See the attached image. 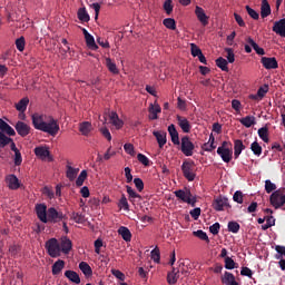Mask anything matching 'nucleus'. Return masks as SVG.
I'll return each instance as SVG.
<instances>
[{"label": "nucleus", "instance_id": "obj_61", "mask_svg": "<svg viewBox=\"0 0 285 285\" xmlns=\"http://www.w3.org/2000/svg\"><path fill=\"white\" fill-rule=\"evenodd\" d=\"M266 92H268L267 85H265L264 87H259L257 90V97H259V99H264V97H266Z\"/></svg>", "mask_w": 285, "mask_h": 285}, {"label": "nucleus", "instance_id": "obj_8", "mask_svg": "<svg viewBox=\"0 0 285 285\" xmlns=\"http://www.w3.org/2000/svg\"><path fill=\"white\" fill-rule=\"evenodd\" d=\"M261 63L265 70H277V68H279V63L275 57H262Z\"/></svg>", "mask_w": 285, "mask_h": 285}, {"label": "nucleus", "instance_id": "obj_30", "mask_svg": "<svg viewBox=\"0 0 285 285\" xmlns=\"http://www.w3.org/2000/svg\"><path fill=\"white\" fill-rule=\"evenodd\" d=\"M118 235L122 237L125 242H130L132 239V234L130 233V229L126 226H121L118 228Z\"/></svg>", "mask_w": 285, "mask_h": 285}, {"label": "nucleus", "instance_id": "obj_4", "mask_svg": "<svg viewBox=\"0 0 285 285\" xmlns=\"http://www.w3.org/2000/svg\"><path fill=\"white\" fill-rule=\"evenodd\" d=\"M284 188L282 189H277L275 190L271 197H269V202L273 205L274 208H282V206H284L285 204V194H284Z\"/></svg>", "mask_w": 285, "mask_h": 285}, {"label": "nucleus", "instance_id": "obj_38", "mask_svg": "<svg viewBox=\"0 0 285 285\" xmlns=\"http://www.w3.org/2000/svg\"><path fill=\"white\" fill-rule=\"evenodd\" d=\"M78 19L82 21V23H88V21H90V14H88L86 8H80L78 10Z\"/></svg>", "mask_w": 285, "mask_h": 285}, {"label": "nucleus", "instance_id": "obj_10", "mask_svg": "<svg viewBox=\"0 0 285 285\" xmlns=\"http://www.w3.org/2000/svg\"><path fill=\"white\" fill-rule=\"evenodd\" d=\"M65 218H66V216L63 215V213L57 212L53 207H51L47 210L48 222H52L53 224H57Z\"/></svg>", "mask_w": 285, "mask_h": 285}, {"label": "nucleus", "instance_id": "obj_28", "mask_svg": "<svg viewBox=\"0 0 285 285\" xmlns=\"http://www.w3.org/2000/svg\"><path fill=\"white\" fill-rule=\"evenodd\" d=\"M77 175H79V168H73L70 164L67 165L66 177L69 181H75L77 179Z\"/></svg>", "mask_w": 285, "mask_h": 285}, {"label": "nucleus", "instance_id": "obj_56", "mask_svg": "<svg viewBox=\"0 0 285 285\" xmlns=\"http://www.w3.org/2000/svg\"><path fill=\"white\" fill-rule=\"evenodd\" d=\"M245 9L252 19H254L255 21L259 19V13L255 11L253 8H250L249 6H246Z\"/></svg>", "mask_w": 285, "mask_h": 285}, {"label": "nucleus", "instance_id": "obj_25", "mask_svg": "<svg viewBox=\"0 0 285 285\" xmlns=\"http://www.w3.org/2000/svg\"><path fill=\"white\" fill-rule=\"evenodd\" d=\"M149 116L148 118L151 120V121H155V119H159V117L157 115H159V112H161V107L159 105H153L150 104L149 106Z\"/></svg>", "mask_w": 285, "mask_h": 285}, {"label": "nucleus", "instance_id": "obj_54", "mask_svg": "<svg viewBox=\"0 0 285 285\" xmlns=\"http://www.w3.org/2000/svg\"><path fill=\"white\" fill-rule=\"evenodd\" d=\"M225 268L227 271H233V268H236V263L233 258L226 257L225 258Z\"/></svg>", "mask_w": 285, "mask_h": 285}, {"label": "nucleus", "instance_id": "obj_41", "mask_svg": "<svg viewBox=\"0 0 285 285\" xmlns=\"http://www.w3.org/2000/svg\"><path fill=\"white\" fill-rule=\"evenodd\" d=\"M163 24L168 30H177V22L173 18H166L163 20Z\"/></svg>", "mask_w": 285, "mask_h": 285}, {"label": "nucleus", "instance_id": "obj_14", "mask_svg": "<svg viewBox=\"0 0 285 285\" xmlns=\"http://www.w3.org/2000/svg\"><path fill=\"white\" fill-rule=\"evenodd\" d=\"M30 104V99L28 97H24L22 99L19 100L18 104H16V110H18V112L22 114V117L20 115L21 119H26V110H28V105Z\"/></svg>", "mask_w": 285, "mask_h": 285}, {"label": "nucleus", "instance_id": "obj_52", "mask_svg": "<svg viewBox=\"0 0 285 285\" xmlns=\"http://www.w3.org/2000/svg\"><path fill=\"white\" fill-rule=\"evenodd\" d=\"M233 200L236 202V204H244V193H242V190L235 191Z\"/></svg>", "mask_w": 285, "mask_h": 285}, {"label": "nucleus", "instance_id": "obj_9", "mask_svg": "<svg viewBox=\"0 0 285 285\" xmlns=\"http://www.w3.org/2000/svg\"><path fill=\"white\" fill-rule=\"evenodd\" d=\"M14 129H16V132H18V135L20 137H28V135H30V132L32 131V127H30V125H28L21 120L16 122Z\"/></svg>", "mask_w": 285, "mask_h": 285}, {"label": "nucleus", "instance_id": "obj_55", "mask_svg": "<svg viewBox=\"0 0 285 285\" xmlns=\"http://www.w3.org/2000/svg\"><path fill=\"white\" fill-rule=\"evenodd\" d=\"M137 159L142 166H150V159L144 154H138Z\"/></svg>", "mask_w": 285, "mask_h": 285}, {"label": "nucleus", "instance_id": "obj_6", "mask_svg": "<svg viewBox=\"0 0 285 285\" xmlns=\"http://www.w3.org/2000/svg\"><path fill=\"white\" fill-rule=\"evenodd\" d=\"M180 150L185 157H193V153L195 150V144L190 141V138L188 136H184L180 140Z\"/></svg>", "mask_w": 285, "mask_h": 285}, {"label": "nucleus", "instance_id": "obj_43", "mask_svg": "<svg viewBox=\"0 0 285 285\" xmlns=\"http://www.w3.org/2000/svg\"><path fill=\"white\" fill-rule=\"evenodd\" d=\"M86 179H88V171L85 169L79 174L78 178L76 179V186L80 188V186H83Z\"/></svg>", "mask_w": 285, "mask_h": 285}, {"label": "nucleus", "instance_id": "obj_37", "mask_svg": "<svg viewBox=\"0 0 285 285\" xmlns=\"http://www.w3.org/2000/svg\"><path fill=\"white\" fill-rule=\"evenodd\" d=\"M85 40H86L87 47L90 50H99V46H97V42H95V37H92V35L89 33V36H85Z\"/></svg>", "mask_w": 285, "mask_h": 285}, {"label": "nucleus", "instance_id": "obj_20", "mask_svg": "<svg viewBox=\"0 0 285 285\" xmlns=\"http://www.w3.org/2000/svg\"><path fill=\"white\" fill-rule=\"evenodd\" d=\"M153 135L156 138L159 148H164V145L168 141L166 131H153Z\"/></svg>", "mask_w": 285, "mask_h": 285}, {"label": "nucleus", "instance_id": "obj_12", "mask_svg": "<svg viewBox=\"0 0 285 285\" xmlns=\"http://www.w3.org/2000/svg\"><path fill=\"white\" fill-rule=\"evenodd\" d=\"M6 184L10 190H19V188H21V183H19V178H17L14 174H10L6 177Z\"/></svg>", "mask_w": 285, "mask_h": 285}, {"label": "nucleus", "instance_id": "obj_26", "mask_svg": "<svg viewBox=\"0 0 285 285\" xmlns=\"http://www.w3.org/2000/svg\"><path fill=\"white\" fill-rule=\"evenodd\" d=\"M65 277H67L69 282H72V284H81V277H79V274L75 271H71V269L66 271Z\"/></svg>", "mask_w": 285, "mask_h": 285}, {"label": "nucleus", "instance_id": "obj_15", "mask_svg": "<svg viewBox=\"0 0 285 285\" xmlns=\"http://www.w3.org/2000/svg\"><path fill=\"white\" fill-rule=\"evenodd\" d=\"M217 155H219L220 159H223V161H225V164H230V160L233 159V149L218 148Z\"/></svg>", "mask_w": 285, "mask_h": 285}, {"label": "nucleus", "instance_id": "obj_35", "mask_svg": "<svg viewBox=\"0 0 285 285\" xmlns=\"http://www.w3.org/2000/svg\"><path fill=\"white\" fill-rule=\"evenodd\" d=\"M90 130H92V124H90L89 121H83L82 124H80L79 131L81 132V135L88 137V135H90Z\"/></svg>", "mask_w": 285, "mask_h": 285}, {"label": "nucleus", "instance_id": "obj_23", "mask_svg": "<svg viewBox=\"0 0 285 285\" xmlns=\"http://www.w3.org/2000/svg\"><path fill=\"white\" fill-rule=\"evenodd\" d=\"M177 121L179 128H181L183 132H190V121L186 117L177 116Z\"/></svg>", "mask_w": 285, "mask_h": 285}, {"label": "nucleus", "instance_id": "obj_39", "mask_svg": "<svg viewBox=\"0 0 285 285\" xmlns=\"http://www.w3.org/2000/svg\"><path fill=\"white\" fill-rule=\"evenodd\" d=\"M216 66L223 70V72H228V60L224 59L223 57L216 59Z\"/></svg>", "mask_w": 285, "mask_h": 285}, {"label": "nucleus", "instance_id": "obj_47", "mask_svg": "<svg viewBox=\"0 0 285 285\" xmlns=\"http://www.w3.org/2000/svg\"><path fill=\"white\" fill-rule=\"evenodd\" d=\"M12 141V138L6 136V134L0 131V148H6Z\"/></svg>", "mask_w": 285, "mask_h": 285}, {"label": "nucleus", "instance_id": "obj_40", "mask_svg": "<svg viewBox=\"0 0 285 285\" xmlns=\"http://www.w3.org/2000/svg\"><path fill=\"white\" fill-rule=\"evenodd\" d=\"M106 66L109 72H112V75H119V69L117 68V63H115L112 59L106 58Z\"/></svg>", "mask_w": 285, "mask_h": 285}, {"label": "nucleus", "instance_id": "obj_48", "mask_svg": "<svg viewBox=\"0 0 285 285\" xmlns=\"http://www.w3.org/2000/svg\"><path fill=\"white\" fill-rule=\"evenodd\" d=\"M227 228H228L229 233L237 234V233H239V228H242V226H239V223H237V222H229L227 225Z\"/></svg>", "mask_w": 285, "mask_h": 285}, {"label": "nucleus", "instance_id": "obj_2", "mask_svg": "<svg viewBox=\"0 0 285 285\" xmlns=\"http://www.w3.org/2000/svg\"><path fill=\"white\" fill-rule=\"evenodd\" d=\"M177 199H180V202H184V204H189L191 208H195L197 205V197L193 196V193H190V189H178L174 191Z\"/></svg>", "mask_w": 285, "mask_h": 285}, {"label": "nucleus", "instance_id": "obj_33", "mask_svg": "<svg viewBox=\"0 0 285 285\" xmlns=\"http://www.w3.org/2000/svg\"><path fill=\"white\" fill-rule=\"evenodd\" d=\"M242 126H245V128H250L252 126H255L257 124L255 116H246L239 120Z\"/></svg>", "mask_w": 285, "mask_h": 285}, {"label": "nucleus", "instance_id": "obj_44", "mask_svg": "<svg viewBox=\"0 0 285 285\" xmlns=\"http://www.w3.org/2000/svg\"><path fill=\"white\" fill-rule=\"evenodd\" d=\"M194 236L198 237V239H202L203 242H206L207 244H210V239L208 238V234L206 232L198 229L194 232Z\"/></svg>", "mask_w": 285, "mask_h": 285}, {"label": "nucleus", "instance_id": "obj_31", "mask_svg": "<svg viewBox=\"0 0 285 285\" xmlns=\"http://www.w3.org/2000/svg\"><path fill=\"white\" fill-rule=\"evenodd\" d=\"M65 267H66V262L62 259H58L52 265V269H51L52 275H59L63 271Z\"/></svg>", "mask_w": 285, "mask_h": 285}, {"label": "nucleus", "instance_id": "obj_3", "mask_svg": "<svg viewBox=\"0 0 285 285\" xmlns=\"http://www.w3.org/2000/svg\"><path fill=\"white\" fill-rule=\"evenodd\" d=\"M181 170L187 181H195V177H197V175L195 174V161L185 160L181 165Z\"/></svg>", "mask_w": 285, "mask_h": 285}, {"label": "nucleus", "instance_id": "obj_50", "mask_svg": "<svg viewBox=\"0 0 285 285\" xmlns=\"http://www.w3.org/2000/svg\"><path fill=\"white\" fill-rule=\"evenodd\" d=\"M225 52H226V59L228 61V63H235V51L233 50V48H225Z\"/></svg>", "mask_w": 285, "mask_h": 285}, {"label": "nucleus", "instance_id": "obj_46", "mask_svg": "<svg viewBox=\"0 0 285 285\" xmlns=\"http://www.w3.org/2000/svg\"><path fill=\"white\" fill-rule=\"evenodd\" d=\"M250 150L256 157H261L262 146L259 145V142H257V141L252 142Z\"/></svg>", "mask_w": 285, "mask_h": 285}, {"label": "nucleus", "instance_id": "obj_53", "mask_svg": "<svg viewBox=\"0 0 285 285\" xmlns=\"http://www.w3.org/2000/svg\"><path fill=\"white\" fill-rule=\"evenodd\" d=\"M265 190L266 193L271 194L273 190H277V185L267 179L265 180Z\"/></svg>", "mask_w": 285, "mask_h": 285}, {"label": "nucleus", "instance_id": "obj_49", "mask_svg": "<svg viewBox=\"0 0 285 285\" xmlns=\"http://www.w3.org/2000/svg\"><path fill=\"white\" fill-rule=\"evenodd\" d=\"M16 48L19 52H23L26 50V38L20 37L16 40Z\"/></svg>", "mask_w": 285, "mask_h": 285}, {"label": "nucleus", "instance_id": "obj_64", "mask_svg": "<svg viewBox=\"0 0 285 285\" xmlns=\"http://www.w3.org/2000/svg\"><path fill=\"white\" fill-rule=\"evenodd\" d=\"M134 184H135L138 193H141L144 190V180H141V178H135Z\"/></svg>", "mask_w": 285, "mask_h": 285}, {"label": "nucleus", "instance_id": "obj_19", "mask_svg": "<svg viewBox=\"0 0 285 285\" xmlns=\"http://www.w3.org/2000/svg\"><path fill=\"white\" fill-rule=\"evenodd\" d=\"M168 132L169 136L171 137V144H174V146H179V131H177V128L175 127L174 124L168 126Z\"/></svg>", "mask_w": 285, "mask_h": 285}, {"label": "nucleus", "instance_id": "obj_5", "mask_svg": "<svg viewBox=\"0 0 285 285\" xmlns=\"http://www.w3.org/2000/svg\"><path fill=\"white\" fill-rule=\"evenodd\" d=\"M46 248L51 257H61V246L59 245V240H57V238L47 240Z\"/></svg>", "mask_w": 285, "mask_h": 285}, {"label": "nucleus", "instance_id": "obj_1", "mask_svg": "<svg viewBox=\"0 0 285 285\" xmlns=\"http://www.w3.org/2000/svg\"><path fill=\"white\" fill-rule=\"evenodd\" d=\"M32 126L36 130H41V132H47L51 137H57L59 134V122L55 118H50L48 122L43 118V115L33 114L31 116Z\"/></svg>", "mask_w": 285, "mask_h": 285}, {"label": "nucleus", "instance_id": "obj_57", "mask_svg": "<svg viewBox=\"0 0 285 285\" xmlns=\"http://www.w3.org/2000/svg\"><path fill=\"white\" fill-rule=\"evenodd\" d=\"M173 0H166L164 2V10L166 12V14H171L173 13Z\"/></svg>", "mask_w": 285, "mask_h": 285}, {"label": "nucleus", "instance_id": "obj_45", "mask_svg": "<svg viewBox=\"0 0 285 285\" xmlns=\"http://www.w3.org/2000/svg\"><path fill=\"white\" fill-rule=\"evenodd\" d=\"M126 188H127V194L129 195V202H132L134 199H141V195L137 194V191H135L132 187L127 185Z\"/></svg>", "mask_w": 285, "mask_h": 285}, {"label": "nucleus", "instance_id": "obj_63", "mask_svg": "<svg viewBox=\"0 0 285 285\" xmlns=\"http://www.w3.org/2000/svg\"><path fill=\"white\" fill-rule=\"evenodd\" d=\"M189 215L193 217V219H199V216L202 215V208L196 207L189 212Z\"/></svg>", "mask_w": 285, "mask_h": 285}, {"label": "nucleus", "instance_id": "obj_24", "mask_svg": "<svg viewBox=\"0 0 285 285\" xmlns=\"http://www.w3.org/2000/svg\"><path fill=\"white\" fill-rule=\"evenodd\" d=\"M243 150H246V146L244 141L236 139L234 141V157L235 159H239V155H242Z\"/></svg>", "mask_w": 285, "mask_h": 285}, {"label": "nucleus", "instance_id": "obj_21", "mask_svg": "<svg viewBox=\"0 0 285 285\" xmlns=\"http://www.w3.org/2000/svg\"><path fill=\"white\" fill-rule=\"evenodd\" d=\"M0 130L3 135L6 134L9 137H14V135H17V131H14V129L3 119H0Z\"/></svg>", "mask_w": 285, "mask_h": 285}, {"label": "nucleus", "instance_id": "obj_36", "mask_svg": "<svg viewBox=\"0 0 285 285\" xmlns=\"http://www.w3.org/2000/svg\"><path fill=\"white\" fill-rule=\"evenodd\" d=\"M177 279H179V271L173 268L170 273L167 275L168 284H177Z\"/></svg>", "mask_w": 285, "mask_h": 285}, {"label": "nucleus", "instance_id": "obj_16", "mask_svg": "<svg viewBox=\"0 0 285 285\" xmlns=\"http://www.w3.org/2000/svg\"><path fill=\"white\" fill-rule=\"evenodd\" d=\"M195 14L202 26H208V16H206V11H204V8L196 6Z\"/></svg>", "mask_w": 285, "mask_h": 285}, {"label": "nucleus", "instance_id": "obj_13", "mask_svg": "<svg viewBox=\"0 0 285 285\" xmlns=\"http://www.w3.org/2000/svg\"><path fill=\"white\" fill-rule=\"evenodd\" d=\"M35 155L38 156L39 159H48L49 161H52V156H50V150L48 149V147H36Z\"/></svg>", "mask_w": 285, "mask_h": 285}, {"label": "nucleus", "instance_id": "obj_32", "mask_svg": "<svg viewBox=\"0 0 285 285\" xmlns=\"http://www.w3.org/2000/svg\"><path fill=\"white\" fill-rule=\"evenodd\" d=\"M271 14V4L268 3V0H263L261 6V17L262 19H266V17H269Z\"/></svg>", "mask_w": 285, "mask_h": 285}, {"label": "nucleus", "instance_id": "obj_18", "mask_svg": "<svg viewBox=\"0 0 285 285\" xmlns=\"http://www.w3.org/2000/svg\"><path fill=\"white\" fill-rule=\"evenodd\" d=\"M220 282L225 285H239V283L235 279V275L230 272H225L220 277Z\"/></svg>", "mask_w": 285, "mask_h": 285}, {"label": "nucleus", "instance_id": "obj_58", "mask_svg": "<svg viewBox=\"0 0 285 285\" xmlns=\"http://www.w3.org/2000/svg\"><path fill=\"white\" fill-rule=\"evenodd\" d=\"M151 259L156 263L159 264V259H161L160 253H159V248H154L151 250Z\"/></svg>", "mask_w": 285, "mask_h": 285}, {"label": "nucleus", "instance_id": "obj_17", "mask_svg": "<svg viewBox=\"0 0 285 285\" xmlns=\"http://www.w3.org/2000/svg\"><path fill=\"white\" fill-rule=\"evenodd\" d=\"M273 32H275L276 35H279V37H284L285 38V18L276 21L273 26Z\"/></svg>", "mask_w": 285, "mask_h": 285}, {"label": "nucleus", "instance_id": "obj_29", "mask_svg": "<svg viewBox=\"0 0 285 285\" xmlns=\"http://www.w3.org/2000/svg\"><path fill=\"white\" fill-rule=\"evenodd\" d=\"M202 148L205 150V153H213L217 146L215 145V136L210 134L208 142H205Z\"/></svg>", "mask_w": 285, "mask_h": 285}, {"label": "nucleus", "instance_id": "obj_42", "mask_svg": "<svg viewBox=\"0 0 285 285\" xmlns=\"http://www.w3.org/2000/svg\"><path fill=\"white\" fill-rule=\"evenodd\" d=\"M258 137L264 141L265 144H268V127H262L258 129Z\"/></svg>", "mask_w": 285, "mask_h": 285}, {"label": "nucleus", "instance_id": "obj_59", "mask_svg": "<svg viewBox=\"0 0 285 285\" xmlns=\"http://www.w3.org/2000/svg\"><path fill=\"white\" fill-rule=\"evenodd\" d=\"M111 275H114V277H116L117 279H120V282H124V279H126V275L119 269H111Z\"/></svg>", "mask_w": 285, "mask_h": 285}, {"label": "nucleus", "instance_id": "obj_60", "mask_svg": "<svg viewBox=\"0 0 285 285\" xmlns=\"http://www.w3.org/2000/svg\"><path fill=\"white\" fill-rule=\"evenodd\" d=\"M190 49H191L193 57H199L203 55L202 49H199V47H197V45H195V43L190 45Z\"/></svg>", "mask_w": 285, "mask_h": 285}, {"label": "nucleus", "instance_id": "obj_22", "mask_svg": "<svg viewBox=\"0 0 285 285\" xmlns=\"http://www.w3.org/2000/svg\"><path fill=\"white\" fill-rule=\"evenodd\" d=\"M70 250H72V240H70L68 237L62 238L60 243V253L68 255Z\"/></svg>", "mask_w": 285, "mask_h": 285}, {"label": "nucleus", "instance_id": "obj_62", "mask_svg": "<svg viewBox=\"0 0 285 285\" xmlns=\"http://www.w3.org/2000/svg\"><path fill=\"white\" fill-rule=\"evenodd\" d=\"M220 228H222V225H219V223H215L209 227V233H212V235H219Z\"/></svg>", "mask_w": 285, "mask_h": 285}, {"label": "nucleus", "instance_id": "obj_34", "mask_svg": "<svg viewBox=\"0 0 285 285\" xmlns=\"http://www.w3.org/2000/svg\"><path fill=\"white\" fill-rule=\"evenodd\" d=\"M79 268L81 273H83L85 277H92V267L86 262H81L79 264Z\"/></svg>", "mask_w": 285, "mask_h": 285}, {"label": "nucleus", "instance_id": "obj_7", "mask_svg": "<svg viewBox=\"0 0 285 285\" xmlns=\"http://www.w3.org/2000/svg\"><path fill=\"white\" fill-rule=\"evenodd\" d=\"M212 206L217 213H222V210H225V208H230V204L228 203L226 196H218L214 198Z\"/></svg>", "mask_w": 285, "mask_h": 285}, {"label": "nucleus", "instance_id": "obj_11", "mask_svg": "<svg viewBox=\"0 0 285 285\" xmlns=\"http://www.w3.org/2000/svg\"><path fill=\"white\" fill-rule=\"evenodd\" d=\"M36 215L42 224H48V206L46 204L36 205Z\"/></svg>", "mask_w": 285, "mask_h": 285}, {"label": "nucleus", "instance_id": "obj_27", "mask_svg": "<svg viewBox=\"0 0 285 285\" xmlns=\"http://www.w3.org/2000/svg\"><path fill=\"white\" fill-rule=\"evenodd\" d=\"M110 122L115 126L118 130L119 128H124V120L119 119V115L117 112L111 111L109 115Z\"/></svg>", "mask_w": 285, "mask_h": 285}, {"label": "nucleus", "instance_id": "obj_51", "mask_svg": "<svg viewBox=\"0 0 285 285\" xmlns=\"http://www.w3.org/2000/svg\"><path fill=\"white\" fill-rule=\"evenodd\" d=\"M118 206L119 208H124V210H130V205H128V198H126V195H121Z\"/></svg>", "mask_w": 285, "mask_h": 285}]
</instances>
